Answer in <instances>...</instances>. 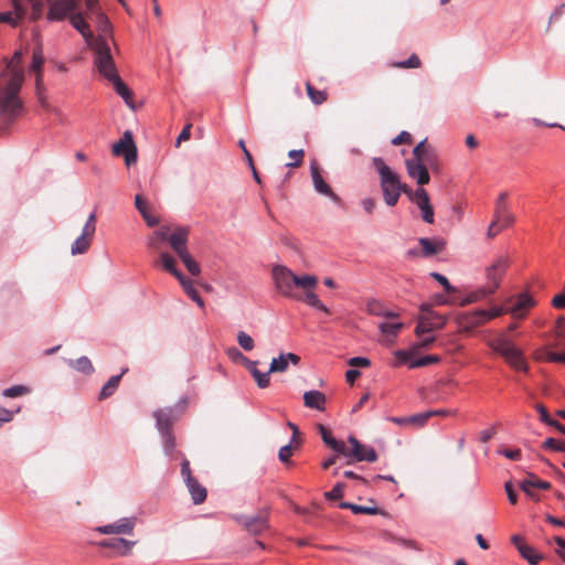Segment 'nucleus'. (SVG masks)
Returning a JSON list of instances; mask_svg holds the SVG:
<instances>
[{
  "instance_id": "nucleus-1",
  "label": "nucleus",
  "mask_w": 565,
  "mask_h": 565,
  "mask_svg": "<svg viewBox=\"0 0 565 565\" xmlns=\"http://www.w3.org/2000/svg\"><path fill=\"white\" fill-rule=\"evenodd\" d=\"M271 279L275 290L279 295L318 308V296L316 295L318 279L316 276L297 275L285 265H275L271 268Z\"/></svg>"
},
{
  "instance_id": "nucleus-2",
  "label": "nucleus",
  "mask_w": 565,
  "mask_h": 565,
  "mask_svg": "<svg viewBox=\"0 0 565 565\" xmlns=\"http://www.w3.org/2000/svg\"><path fill=\"white\" fill-rule=\"evenodd\" d=\"M188 406V397L182 396L173 406L158 408L153 412L156 428L162 440L163 452L172 457L175 448V437L171 430L172 425L183 414Z\"/></svg>"
},
{
  "instance_id": "nucleus-3",
  "label": "nucleus",
  "mask_w": 565,
  "mask_h": 565,
  "mask_svg": "<svg viewBox=\"0 0 565 565\" xmlns=\"http://www.w3.org/2000/svg\"><path fill=\"white\" fill-rule=\"evenodd\" d=\"M96 26L97 36L94 35L89 23L84 13H78L72 17V26L83 36L86 45L95 44H115L113 35V24L105 12L90 18Z\"/></svg>"
},
{
  "instance_id": "nucleus-4",
  "label": "nucleus",
  "mask_w": 565,
  "mask_h": 565,
  "mask_svg": "<svg viewBox=\"0 0 565 565\" xmlns=\"http://www.w3.org/2000/svg\"><path fill=\"white\" fill-rule=\"evenodd\" d=\"M372 164L379 173L380 186L385 204L391 207L395 206L402 192L408 195L411 189L402 184L399 175L382 158L374 157Z\"/></svg>"
},
{
  "instance_id": "nucleus-5",
  "label": "nucleus",
  "mask_w": 565,
  "mask_h": 565,
  "mask_svg": "<svg viewBox=\"0 0 565 565\" xmlns=\"http://www.w3.org/2000/svg\"><path fill=\"white\" fill-rule=\"evenodd\" d=\"M21 85L20 72H15L6 83L0 78V118L4 121L14 120L22 109V103L18 97Z\"/></svg>"
},
{
  "instance_id": "nucleus-6",
  "label": "nucleus",
  "mask_w": 565,
  "mask_h": 565,
  "mask_svg": "<svg viewBox=\"0 0 565 565\" xmlns=\"http://www.w3.org/2000/svg\"><path fill=\"white\" fill-rule=\"evenodd\" d=\"M509 266V259L505 256H498L488 267H486V284L472 291L468 296V300L479 301L497 291L501 285V279L504 276Z\"/></svg>"
},
{
  "instance_id": "nucleus-7",
  "label": "nucleus",
  "mask_w": 565,
  "mask_h": 565,
  "mask_svg": "<svg viewBox=\"0 0 565 565\" xmlns=\"http://www.w3.org/2000/svg\"><path fill=\"white\" fill-rule=\"evenodd\" d=\"M487 343L493 352L502 355L512 367L518 371H527V364L523 358L522 351L504 334L491 338Z\"/></svg>"
},
{
  "instance_id": "nucleus-8",
  "label": "nucleus",
  "mask_w": 565,
  "mask_h": 565,
  "mask_svg": "<svg viewBox=\"0 0 565 565\" xmlns=\"http://www.w3.org/2000/svg\"><path fill=\"white\" fill-rule=\"evenodd\" d=\"M237 524L243 526V529L249 533L250 535L258 536L262 535L265 531L269 530V509L265 508L260 510L257 514L247 515V514H233L231 516Z\"/></svg>"
},
{
  "instance_id": "nucleus-9",
  "label": "nucleus",
  "mask_w": 565,
  "mask_h": 565,
  "mask_svg": "<svg viewBox=\"0 0 565 565\" xmlns=\"http://www.w3.org/2000/svg\"><path fill=\"white\" fill-rule=\"evenodd\" d=\"M94 51V64L98 73L107 81L118 76L115 62L110 52V44L87 45Z\"/></svg>"
},
{
  "instance_id": "nucleus-10",
  "label": "nucleus",
  "mask_w": 565,
  "mask_h": 565,
  "mask_svg": "<svg viewBox=\"0 0 565 565\" xmlns=\"http://www.w3.org/2000/svg\"><path fill=\"white\" fill-rule=\"evenodd\" d=\"M49 3V10L46 19L50 22H61L65 19L70 20L72 24V17L82 11H76L77 0H46Z\"/></svg>"
},
{
  "instance_id": "nucleus-11",
  "label": "nucleus",
  "mask_w": 565,
  "mask_h": 565,
  "mask_svg": "<svg viewBox=\"0 0 565 565\" xmlns=\"http://www.w3.org/2000/svg\"><path fill=\"white\" fill-rule=\"evenodd\" d=\"M137 523L136 516H125L116 520L113 523L98 525L94 529L95 532L103 535L122 534L132 535Z\"/></svg>"
},
{
  "instance_id": "nucleus-12",
  "label": "nucleus",
  "mask_w": 565,
  "mask_h": 565,
  "mask_svg": "<svg viewBox=\"0 0 565 565\" xmlns=\"http://www.w3.org/2000/svg\"><path fill=\"white\" fill-rule=\"evenodd\" d=\"M113 152L116 156H124L127 166L136 163L137 147L130 130H126L118 142L114 143Z\"/></svg>"
},
{
  "instance_id": "nucleus-13",
  "label": "nucleus",
  "mask_w": 565,
  "mask_h": 565,
  "mask_svg": "<svg viewBox=\"0 0 565 565\" xmlns=\"http://www.w3.org/2000/svg\"><path fill=\"white\" fill-rule=\"evenodd\" d=\"M349 443L351 447H348V454L344 456L348 462H351V458L356 461H376L377 455L373 447L362 445L354 436L349 437Z\"/></svg>"
},
{
  "instance_id": "nucleus-14",
  "label": "nucleus",
  "mask_w": 565,
  "mask_h": 565,
  "mask_svg": "<svg viewBox=\"0 0 565 565\" xmlns=\"http://www.w3.org/2000/svg\"><path fill=\"white\" fill-rule=\"evenodd\" d=\"M408 198L422 211L423 221L427 224H433L435 221V214L429 201L428 192L424 188L419 186L415 191L409 190Z\"/></svg>"
},
{
  "instance_id": "nucleus-15",
  "label": "nucleus",
  "mask_w": 565,
  "mask_h": 565,
  "mask_svg": "<svg viewBox=\"0 0 565 565\" xmlns=\"http://www.w3.org/2000/svg\"><path fill=\"white\" fill-rule=\"evenodd\" d=\"M395 355L399 363L407 364L409 369L423 367L439 362L438 355L428 354L420 358H414L413 354L405 350H398Z\"/></svg>"
},
{
  "instance_id": "nucleus-16",
  "label": "nucleus",
  "mask_w": 565,
  "mask_h": 565,
  "mask_svg": "<svg viewBox=\"0 0 565 565\" xmlns=\"http://www.w3.org/2000/svg\"><path fill=\"white\" fill-rule=\"evenodd\" d=\"M189 233L190 231L185 226H178L172 233H169L168 242L178 256L189 252Z\"/></svg>"
},
{
  "instance_id": "nucleus-17",
  "label": "nucleus",
  "mask_w": 565,
  "mask_h": 565,
  "mask_svg": "<svg viewBox=\"0 0 565 565\" xmlns=\"http://www.w3.org/2000/svg\"><path fill=\"white\" fill-rule=\"evenodd\" d=\"M405 164L408 177L414 179L417 184L425 185L429 182L430 175L428 172V163L418 162L416 160H406Z\"/></svg>"
},
{
  "instance_id": "nucleus-18",
  "label": "nucleus",
  "mask_w": 565,
  "mask_h": 565,
  "mask_svg": "<svg viewBox=\"0 0 565 565\" xmlns=\"http://www.w3.org/2000/svg\"><path fill=\"white\" fill-rule=\"evenodd\" d=\"M13 11L0 12V23L17 26L26 17V8L23 0H10Z\"/></svg>"
},
{
  "instance_id": "nucleus-19",
  "label": "nucleus",
  "mask_w": 565,
  "mask_h": 565,
  "mask_svg": "<svg viewBox=\"0 0 565 565\" xmlns=\"http://www.w3.org/2000/svg\"><path fill=\"white\" fill-rule=\"evenodd\" d=\"M507 198L508 193L502 192L495 201L494 218L501 222L500 228H505L514 222V217L505 202Z\"/></svg>"
},
{
  "instance_id": "nucleus-20",
  "label": "nucleus",
  "mask_w": 565,
  "mask_h": 565,
  "mask_svg": "<svg viewBox=\"0 0 565 565\" xmlns=\"http://www.w3.org/2000/svg\"><path fill=\"white\" fill-rule=\"evenodd\" d=\"M300 361L299 355L287 352L280 353L277 358H273L269 364V372L271 373H284L288 370L289 365H297Z\"/></svg>"
},
{
  "instance_id": "nucleus-21",
  "label": "nucleus",
  "mask_w": 565,
  "mask_h": 565,
  "mask_svg": "<svg viewBox=\"0 0 565 565\" xmlns=\"http://www.w3.org/2000/svg\"><path fill=\"white\" fill-rule=\"evenodd\" d=\"M534 305L532 297L529 294H521L515 301L507 309L513 318L522 319L526 311Z\"/></svg>"
},
{
  "instance_id": "nucleus-22",
  "label": "nucleus",
  "mask_w": 565,
  "mask_h": 565,
  "mask_svg": "<svg viewBox=\"0 0 565 565\" xmlns=\"http://www.w3.org/2000/svg\"><path fill=\"white\" fill-rule=\"evenodd\" d=\"M320 437L323 443L335 452L337 456H345L348 454V446L343 440L334 438L330 430L320 424Z\"/></svg>"
},
{
  "instance_id": "nucleus-23",
  "label": "nucleus",
  "mask_w": 565,
  "mask_h": 565,
  "mask_svg": "<svg viewBox=\"0 0 565 565\" xmlns=\"http://www.w3.org/2000/svg\"><path fill=\"white\" fill-rule=\"evenodd\" d=\"M135 544V541H128L122 537L107 539L98 543L100 547L116 550L122 556L130 554L131 548L134 547Z\"/></svg>"
},
{
  "instance_id": "nucleus-24",
  "label": "nucleus",
  "mask_w": 565,
  "mask_h": 565,
  "mask_svg": "<svg viewBox=\"0 0 565 565\" xmlns=\"http://www.w3.org/2000/svg\"><path fill=\"white\" fill-rule=\"evenodd\" d=\"M408 160H416L418 162L428 163L429 167H433L436 158L433 149L426 145V139H424L413 149V157Z\"/></svg>"
},
{
  "instance_id": "nucleus-25",
  "label": "nucleus",
  "mask_w": 565,
  "mask_h": 565,
  "mask_svg": "<svg viewBox=\"0 0 565 565\" xmlns=\"http://www.w3.org/2000/svg\"><path fill=\"white\" fill-rule=\"evenodd\" d=\"M419 245L422 246L420 256L422 257H431L444 250L445 242L443 239H430L428 237H420L418 239Z\"/></svg>"
},
{
  "instance_id": "nucleus-26",
  "label": "nucleus",
  "mask_w": 565,
  "mask_h": 565,
  "mask_svg": "<svg viewBox=\"0 0 565 565\" xmlns=\"http://www.w3.org/2000/svg\"><path fill=\"white\" fill-rule=\"evenodd\" d=\"M66 364L74 369L75 371L84 374V375H92L94 372H95V367L92 363V361L83 355V356H79L78 359H67L65 360Z\"/></svg>"
},
{
  "instance_id": "nucleus-27",
  "label": "nucleus",
  "mask_w": 565,
  "mask_h": 565,
  "mask_svg": "<svg viewBox=\"0 0 565 565\" xmlns=\"http://www.w3.org/2000/svg\"><path fill=\"white\" fill-rule=\"evenodd\" d=\"M128 372V367H124L117 375H113L102 387L99 392V399H106L111 396L119 386V382L124 374Z\"/></svg>"
},
{
  "instance_id": "nucleus-28",
  "label": "nucleus",
  "mask_w": 565,
  "mask_h": 565,
  "mask_svg": "<svg viewBox=\"0 0 565 565\" xmlns=\"http://www.w3.org/2000/svg\"><path fill=\"white\" fill-rule=\"evenodd\" d=\"M194 504H201L206 499V489L194 478L184 482Z\"/></svg>"
},
{
  "instance_id": "nucleus-29",
  "label": "nucleus",
  "mask_w": 565,
  "mask_h": 565,
  "mask_svg": "<svg viewBox=\"0 0 565 565\" xmlns=\"http://www.w3.org/2000/svg\"><path fill=\"white\" fill-rule=\"evenodd\" d=\"M109 82L113 84L115 92L124 99L126 105L129 108L135 109V105L132 102V93L128 88V86L122 82L119 75Z\"/></svg>"
},
{
  "instance_id": "nucleus-30",
  "label": "nucleus",
  "mask_w": 565,
  "mask_h": 565,
  "mask_svg": "<svg viewBox=\"0 0 565 565\" xmlns=\"http://www.w3.org/2000/svg\"><path fill=\"white\" fill-rule=\"evenodd\" d=\"M520 487L521 489L530 497L533 495L532 493V488H539V489H542V490H547L551 488V483L547 482V481H543V480H539L535 478L534 475H529V478L527 479H524L521 483H520Z\"/></svg>"
},
{
  "instance_id": "nucleus-31",
  "label": "nucleus",
  "mask_w": 565,
  "mask_h": 565,
  "mask_svg": "<svg viewBox=\"0 0 565 565\" xmlns=\"http://www.w3.org/2000/svg\"><path fill=\"white\" fill-rule=\"evenodd\" d=\"M159 259H160V263L162 265V267L168 271L170 273L172 276H174L178 281L184 277L183 273L180 271L178 268H177V263H175V259L167 252H163L159 255Z\"/></svg>"
},
{
  "instance_id": "nucleus-32",
  "label": "nucleus",
  "mask_w": 565,
  "mask_h": 565,
  "mask_svg": "<svg viewBox=\"0 0 565 565\" xmlns=\"http://www.w3.org/2000/svg\"><path fill=\"white\" fill-rule=\"evenodd\" d=\"M179 282L182 286L184 292L191 298V300H193L200 308H204V300L194 288L192 280L184 276L179 280Z\"/></svg>"
},
{
  "instance_id": "nucleus-33",
  "label": "nucleus",
  "mask_w": 565,
  "mask_h": 565,
  "mask_svg": "<svg viewBox=\"0 0 565 565\" xmlns=\"http://www.w3.org/2000/svg\"><path fill=\"white\" fill-rule=\"evenodd\" d=\"M135 206L138 210V212L141 214V216L143 217V220L146 221L148 226L153 227L159 224V218L156 216H152L148 212V209L139 194H137L135 196Z\"/></svg>"
},
{
  "instance_id": "nucleus-34",
  "label": "nucleus",
  "mask_w": 565,
  "mask_h": 565,
  "mask_svg": "<svg viewBox=\"0 0 565 565\" xmlns=\"http://www.w3.org/2000/svg\"><path fill=\"white\" fill-rule=\"evenodd\" d=\"M504 312V309L501 307H495L490 310H477L475 312L473 322L476 323H483L486 321H489L491 319H494L499 316H501Z\"/></svg>"
},
{
  "instance_id": "nucleus-35",
  "label": "nucleus",
  "mask_w": 565,
  "mask_h": 565,
  "mask_svg": "<svg viewBox=\"0 0 565 565\" xmlns=\"http://www.w3.org/2000/svg\"><path fill=\"white\" fill-rule=\"evenodd\" d=\"M170 233V227L164 225L161 226L159 230L153 232L151 236L147 239V245L150 248L158 249L159 248V242L160 241H168Z\"/></svg>"
},
{
  "instance_id": "nucleus-36",
  "label": "nucleus",
  "mask_w": 565,
  "mask_h": 565,
  "mask_svg": "<svg viewBox=\"0 0 565 565\" xmlns=\"http://www.w3.org/2000/svg\"><path fill=\"white\" fill-rule=\"evenodd\" d=\"M445 324V319L440 318V321L438 323H434L429 321L428 319H420L417 322V326L415 328V332L417 337H420L422 334H429L435 328H441Z\"/></svg>"
},
{
  "instance_id": "nucleus-37",
  "label": "nucleus",
  "mask_w": 565,
  "mask_h": 565,
  "mask_svg": "<svg viewBox=\"0 0 565 565\" xmlns=\"http://www.w3.org/2000/svg\"><path fill=\"white\" fill-rule=\"evenodd\" d=\"M519 553L531 565H537L540 561L543 558L542 555L530 545H520Z\"/></svg>"
},
{
  "instance_id": "nucleus-38",
  "label": "nucleus",
  "mask_w": 565,
  "mask_h": 565,
  "mask_svg": "<svg viewBox=\"0 0 565 565\" xmlns=\"http://www.w3.org/2000/svg\"><path fill=\"white\" fill-rule=\"evenodd\" d=\"M90 243H92V239L83 236V235H79L72 244L71 246V254L73 256L75 255H82V254H85L89 246H90Z\"/></svg>"
},
{
  "instance_id": "nucleus-39",
  "label": "nucleus",
  "mask_w": 565,
  "mask_h": 565,
  "mask_svg": "<svg viewBox=\"0 0 565 565\" xmlns=\"http://www.w3.org/2000/svg\"><path fill=\"white\" fill-rule=\"evenodd\" d=\"M30 393H31V388L29 386L19 384V385H12L8 388H4L1 392V395L7 398H15L19 396L28 395Z\"/></svg>"
},
{
  "instance_id": "nucleus-40",
  "label": "nucleus",
  "mask_w": 565,
  "mask_h": 565,
  "mask_svg": "<svg viewBox=\"0 0 565 565\" xmlns=\"http://www.w3.org/2000/svg\"><path fill=\"white\" fill-rule=\"evenodd\" d=\"M404 323L396 321V322H381L379 324V330L386 335H392L393 338L397 337L398 332L403 329Z\"/></svg>"
},
{
  "instance_id": "nucleus-41",
  "label": "nucleus",
  "mask_w": 565,
  "mask_h": 565,
  "mask_svg": "<svg viewBox=\"0 0 565 565\" xmlns=\"http://www.w3.org/2000/svg\"><path fill=\"white\" fill-rule=\"evenodd\" d=\"M179 258L182 260L186 269L192 276H198L201 273L200 265L193 259L190 252L183 253L179 255Z\"/></svg>"
},
{
  "instance_id": "nucleus-42",
  "label": "nucleus",
  "mask_w": 565,
  "mask_h": 565,
  "mask_svg": "<svg viewBox=\"0 0 565 565\" xmlns=\"http://www.w3.org/2000/svg\"><path fill=\"white\" fill-rule=\"evenodd\" d=\"M25 8L30 7V19L35 21L38 20L43 12V2L42 0H23Z\"/></svg>"
},
{
  "instance_id": "nucleus-43",
  "label": "nucleus",
  "mask_w": 565,
  "mask_h": 565,
  "mask_svg": "<svg viewBox=\"0 0 565 565\" xmlns=\"http://www.w3.org/2000/svg\"><path fill=\"white\" fill-rule=\"evenodd\" d=\"M44 64L43 50L41 45L33 50L31 70L35 73H42V66Z\"/></svg>"
},
{
  "instance_id": "nucleus-44",
  "label": "nucleus",
  "mask_w": 565,
  "mask_h": 565,
  "mask_svg": "<svg viewBox=\"0 0 565 565\" xmlns=\"http://www.w3.org/2000/svg\"><path fill=\"white\" fill-rule=\"evenodd\" d=\"M96 231V214L92 212L84 224L81 235L92 239Z\"/></svg>"
},
{
  "instance_id": "nucleus-45",
  "label": "nucleus",
  "mask_w": 565,
  "mask_h": 565,
  "mask_svg": "<svg viewBox=\"0 0 565 565\" xmlns=\"http://www.w3.org/2000/svg\"><path fill=\"white\" fill-rule=\"evenodd\" d=\"M270 374H271V372H269V370L266 372H260L259 370H255V372L253 371L252 376L256 381L257 386L259 388H266L270 384Z\"/></svg>"
},
{
  "instance_id": "nucleus-46",
  "label": "nucleus",
  "mask_w": 565,
  "mask_h": 565,
  "mask_svg": "<svg viewBox=\"0 0 565 565\" xmlns=\"http://www.w3.org/2000/svg\"><path fill=\"white\" fill-rule=\"evenodd\" d=\"M431 417V413L423 412L418 414L411 415L408 417H405L404 420L407 422V424H413L416 426H423L428 418Z\"/></svg>"
},
{
  "instance_id": "nucleus-47",
  "label": "nucleus",
  "mask_w": 565,
  "mask_h": 565,
  "mask_svg": "<svg viewBox=\"0 0 565 565\" xmlns=\"http://www.w3.org/2000/svg\"><path fill=\"white\" fill-rule=\"evenodd\" d=\"M237 342L245 351H252L255 347L253 338L244 331L237 333Z\"/></svg>"
},
{
  "instance_id": "nucleus-48",
  "label": "nucleus",
  "mask_w": 565,
  "mask_h": 565,
  "mask_svg": "<svg viewBox=\"0 0 565 565\" xmlns=\"http://www.w3.org/2000/svg\"><path fill=\"white\" fill-rule=\"evenodd\" d=\"M398 68H417L420 66V60L416 54H412L407 60L394 64Z\"/></svg>"
},
{
  "instance_id": "nucleus-49",
  "label": "nucleus",
  "mask_w": 565,
  "mask_h": 565,
  "mask_svg": "<svg viewBox=\"0 0 565 565\" xmlns=\"http://www.w3.org/2000/svg\"><path fill=\"white\" fill-rule=\"evenodd\" d=\"M366 310L370 315L381 317L385 307L377 299H371L366 302Z\"/></svg>"
},
{
  "instance_id": "nucleus-50",
  "label": "nucleus",
  "mask_w": 565,
  "mask_h": 565,
  "mask_svg": "<svg viewBox=\"0 0 565 565\" xmlns=\"http://www.w3.org/2000/svg\"><path fill=\"white\" fill-rule=\"evenodd\" d=\"M84 2L86 7V13L84 12L85 17L88 15L89 18H93L103 12L98 0H84Z\"/></svg>"
},
{
  "instance_id": "nucleus-51",
  "label": "nucleus",
  "mask_w": 565,
  "mask_h": 565,
  "mask_svg": "<svg viewBox=\"0 0 565 565\" xmlns=\"http://www.w3.org/2000/svg\"><path fill=\"white\" fill-rule=\"evenodd\" d=\"M430 276L444 287L446 292H455V287L449 282L445 275L434 271L430 273Z\"/></svg>"
},
{
  "instance_id": "nucleus-52",
  "label": "nucleus",
  "mask_w": 565,
  "mask_h": 565,
  "mask_svg": "<svg viewBox=\"0 0 565 565\" xmlns=\"http://www.w3.org/2000/svg\"><path fill=\"white\" fill-rule=\"evenodd\" d=\"M305 405L318 409V390H310L303 394Z\"/></svg>"
},
{
  "instance_id": "nucleus-53",
  "label": "nucleus",
  "mask_w": 565,
  "mask_h": 565,
  "mask_svg": "<svg viewBox=\"0 0 565 565\" xmlns=\"http://www.w3.org/2000/svg\"><path fill=\"white\" fill-rule=\"evenodd\" d=\"M543 447L554 451H565V441L551 437L543 443Z\"/></svg>"
},
{
  "instance_id": "nucleus-54",
  "label": "nucleus",
  "mask_w": 565,
  "mask_h": 565,
  "mask_svg": "<svg viewBox=\"0 0 565 565\" xmlns=\"http://www.w3.org/2000/svg\"><path fill=\"white\" fill-rule=\"evenodd\" d=\"M20 411V407L15 408L14 411H11L0 406V427L3 424L10 423L13 419L14 415L18 414Z\"/></svg>"
},
{
  "instance_id": "nucleus-55",
  "label": "nucleus",
  "mask_w": 565,
  "mask_h": 565,
  "mask_svg": "<svg viewBox=\"0 0 565 565\" xmlns=\"http://www.w3.org/2000/svg\"><path fill=\"white\" fill-rule=\"evenodd\" d=\"M320 194L329 196L335 203H340V198L332 191L330 185L321 177H320Z\"/></svg>"
},
{
  "instance_id": "nucleus-56",
  "label": "nucleus",
  "mask_w": 565,
  "mask_h": 565,
  "mask_svg": "<svg viewBox=\"0 0 565 565\" xmlns=\"http://www.w3.org/2000/svg\"><path fill=\"white\" fill-rule=\"evenodd\" d=\"M233 351L237 353L239 360H242V362L244 363V365L246 366L250 374L253 373V371L255 372V370H258V361L249 360L248 358L244 356L243 353L236 348H233Z\"/></svg>"
},
{
  "instance_id": "nucleus-57",
  "label": "nucleus",
  "mask_w": 565,
  "mask_h": 565,
  "mask_svg": "<svg viewBox=\"0 0 565 565\" xmlns=\"http://www.w3.org/2000/svg\"><path fill=\"white\" fill-rule=\"evenodd\" d=\"M288 157H289L290 159H292V161H291V162H288V163L286 164V167H290V168H292V167H298V166H300V163H301V159H302V157H303V150H301V149H300V150H295V149H294V150H290V151L288 152Z\"/></svg>"
},
{
  "instance_id": "nucleus-58",
  "label": "nucleus",
  "mask_w": 565,
  "mask_h": 565,
  "mask_svg": "<svg viewBox=\"0 0 565 565\" xmlns=\"http://www.w3.org/2000/svg\"><path fill=\"white\" fill-rule=\"evenodd\" d=\"M181 476L184 482L194 479L191 473L190 461L186 458H183L181 461Z\"/></svg>"
},
{
  "instance_id": "nucleus-59",
  "label": "nucleus",
  "mask_w": 565,
  "mask_h": 565,
  "mask_svg": "<svg viewBox=\"0 0 565 565\" xmlns=\"http://www.w3.org/2000/svg\"><path fill=\"white\" fill-rule=\"evenodd\" d=\"M352 512L354 514H371V515H374V514L379 513V509L376 507H365V505L355 504V508H352Z\"/></svg>"
},
{
  "instance_id": "nucleus-60",
  "label": "nucleus",
  "mask_w": 565,
  "mask_h": 565,
  "mask_svg": "<svg viewBox=\"0 0 565 565\" xmlns=\"http://www.w3.org/2000/svg\"><path fill=\"white\" fill-rule=\"evenodd\" d=\"M536 411L540 414L541 422H543L544 424H546L548 426L551 424H554V419L550 416L547 409L542 404L536 405Z\"/></svg>"
},
{
  "instance_id": "nucleus-61",
  "label": "nucleus",
  "mask_w": 565,
  "mask_h": 565,
  "mask_svg": "<svg viewBox=\"0 0 565 565\" xmlns=\"http://www.w3.org/2000/svg\"><path fill=\"white\" fill-rule=\"evenodd\" d=\"M292 455V446L287 444L279 449L278 458L281 462H288Z\"/></svg>"
},
{
  "instance_id": "nucleus-62",
  "label": "nucleus",
  "mask_w": 565,
  "mask_h": 565,
  "mask_svg": "<svg viewBox=\"0 0 565 565\" xmlns=\"http://www.w3.org/2000/svg\"><path fill=\"white\" fill-rule=\"evenodd\" d=\"M361 206L367 214H372L376 207V202L372 198H364L361 200Z\"/></svg>"
},
{
  "instance_id": "nucleus-63",
  "label": "nucleus",
  "mask_w": 565,
  "mask_h": 565,
  "mask_svg": "<svg viewBox=\"0 0 565 565\" xmlns=\"http://www.w3.org/2000/svg\"><path fill=\"white\" fill-rule=\"evenodd\" d=\"M412 136L407 131L399 132L395 138L392 139V143L395 146L411 142Z\"/></svg>"
},
{
  "instance_id": "nucleus-64",
  "label": "nucleus",
  "mask_w": 565,
  "mask_h": 565,
  "mask_svg": "<svg viewBox=\"0 0 565 565\" xmlns=\"http://www.w3.org/2000/svg\"><path fill=\"white\" fill-rule=\"evenodd\" d=\"M349 365L352 366V369L359 366H369L370 360L364 356H354L349 360Z\"/></svg>"
}]
</instances>
